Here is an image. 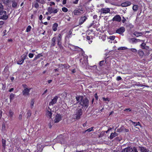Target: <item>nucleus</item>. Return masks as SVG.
I'll return each instance as SVG.
<instances>
[{
    "instance_id": "51",
    "label": "nucleus",
    "mask_w": 152,
    "mask_h": 152,
    "mask_svg": "<svg viewBox=\"0 0 152 152\" xmlns=\"http://www.w3.org/2000/svg\"><path fill=\"white\" fill-rule=\"evenodd\" d=\"M123 19L122 20V22L123 23H124L125 21H126V20L125 18L124 17H123Z\"/></svg>"
},
{
    "instance_id": "17",
    "label": "nucleus",
    "mask_w": 152,
    "mask_h": 152,
    "mask_svg": "<svg viewBox=\"0 0 152 152\" xmlns=\"http://www.w3.org/2000/svg\"><path fill=\"white\" fill-rule=\"evenodd\" d=\"M131 4V3L129 1H126L122 3L121 6L122 7H126L130 5Z\"/></svg>"
},
{
    "instance_id": "49",
    "label": "nucleus",
    "mask_w": 152,
    "mask_h": 152,
    "mask_svg": "<svg viewBox=\"0 0 152 152\" xmlns=\"http://www.w3.org/2000/svg\"><path fill=\"white\" fill-rule=\"evenodd\" d=\"M104 61H100L99 63L100 65V66H102V65H103V64L104 63Z\"/></svg>"
},
{
    "instance_id": "33",
    "label": "nucleus",
    "mask_w": 152,
    "mask_h": 152,
    "mask_svg": "<svg viewBox=\"0 0 152 152\" xmlns=\"http://www.w3.org/2000/svg\"><path fill=\"white\" fill-rule=\"evenodd\" d=\"M34 102L35 101L33 99L31 100V108H32L33 107Z\"/></svg>"
},
{
    "instance_id": "42",
    "label": "nucleus",
    "mask_w": 152,
    "mask_h": 152,
    "mask_svg": "<svg viewBox=\"0 0 152 152\" xmlns=\"http://www.w3.org/2000/svg\"><path fill=\"white\" fill-rule=\"evenodd\" d=\"M58 11V10L57 9H55L54 10H53L52 11V13H56Z\"/></svg>"
},
{
    "instance_id": "59",
    "label": "nucleus",
    "mask_w": 152,
    "mask_h": 152,
    "mask_svg": "<svg viewBox=\"0 0 152 152\" xmlns=\"http://www.w3.org/2000/svg\"><path fill=\"white\" fill-rule=\"evenodd\" d=\"M95 99L96 100H97V99H98V96H97V94H95Z\"/></svg>"
},
{
    "instance_id": "6",
    "label": "nucleus",
    "mask_w": 152,
    "mask_h": 152,
    "mask_svg": "<svg viewBox=\"0 0 152 152\" xmlns=\"http://www.w3.org/2000/svg\"><path fill=\"white\" fill-rule=\"evenodd\" d=\"M110 11V10L109 8H103L99 10V12H101V14H107L109 13Z\"/></svg>"
},
{
    "instance_id": "14",
    "label": "nucleus",
    "mask_w": 152,
    "mask_h": 152,
    "mask_svg": "<svg viewBox=\"0 0 152 152\" xmlns=\"http://www.w3.org/2000/svg\"><path fill=\"white\" fill-rule=\"evenodd\" d=\"M87 19V18L86 16L82 17L79 20V24H82Z\"/></svg>"
},
{
    "instance_id": "16",
    "label": "nucleus",
    "mask_w": 152,
    "mask_h": 152,
    "mask_svg": "<svg viewBox=\"0 0 152 152\" xmlns=\"http://www.w3.org/2000/svg\"><path fill=\"white\" fill-rule=\"evenodd\" d=\"M12 6L14 8H16L18 6V3L15 0L12 1Z\"/></svg>"
},
{
    "instance_id": "56",
    "label": "nucleus",
    "mask_w": 152,
    "mask_h": 152,
    "mask_svg": "<svg viewBox=\"0 0 152 152\" xmlns=\"http://www.w3.org/2000/svg\"><path fill=\"white\" fill-rule=\"evenodd\" d=\"M22 115L21 114H20L19 116V119L20 120H21L22 118Z\"/></svg>"
},
{
    "instance_id": "15",
    "label": "nucleus",
    "mask_w": 152,
    "mask_h": 152,
    "mask_svg": "<svg viewBox=\"0 0 152 152\" xmlns=\"http://www.w3.org/2000/svg\"><path fill=\"white\" fill-rule=\"evenodd\" d=\"M125 31V28L124 27H121L117 30L116 31V32L119 34H121V33L124 32Z\"/></svg>"
},
{
    "instance_id": "50",
    "label": "nucleus",
    "mask_w": 152,
    "mask_h": 152,
    "mask_svg": "<svg viewBox=\"0 0 152 152\" xmlns=\"http://www.w3.org/2000/svg\"><path fill=\"white\" fill-rule=\"evenodd\" d=\"M102 99L104 101H109V100H108V98H105L104 97L102 98Z\"/></svg>"
},
{
    "instance_id": "2",
    "label": "nucleus",
    "mask_w": 152,
    "mask_h": 152,
    "mask_svg": "<svg viewBox=\"0 0 152 152\" xmlns=\"http://www.w3.org/2000/svg\"><path fill=\"white\" fill-rule=\"evenodd\" d=\"M82 114V110L81 108L77 109L73 114V117L74 119H79Z\"/></svg>"
},
{
    "instance_id": "13",
    "label": "nucleus",
    "mask_w": 152,
    "mask_h": 152,
    "mask_svg": "<svg viewBox=\"0 0 152 152\" xmlns=\"http://www.w3.org/2000/svg\"><path fill=\"white\" fill-rule=\"evenodd\" d=\"M140 41H142L143 42H144V41L143 40H140L139 39H137L132 38L131 39H130L129 42L131 43H133L134 42L136 43Z\"/></svg>"
},
{
    "instance_id": "57",
    "label": "nucleus",
    "mask_w": 152,
    "mask_h": 152,
    "mask_svg": "<svg viewBox=\"0 0 152 152\" xmlns=\"http://www.w3.org/2000/svg\"><path fill=\"white\" fill-rule=\"evenodd\" d=\"M72 29H71L70 30L69 32V34L70 35H71L72 34Z\"/></svg>"
},
{
    "instance_id": "40",
    "label": "nucleus",
    "mask_w": 152,
    "mask_h": 152,
    "mask_svg": "<svg viewBox=\"0 0 152 152\" xmlns=\"http://www.w3.org/2000/svg\"><path fill=\"white\" fill-rule=\"evenodd\" d=\"M72 47L73 48V50H77L80 48L77 46H72Z\"/></svg>"
},
{
    "instance_id": "19",
    "label": "nucleus",
    "mask_w": 152,
    "mask_h": 152,
    "mask_svg": "<svg viewBox=\"0 0 152 152\" xmlns=\"http://www.w3.org/2000/svg\"><path fill=\"white\" fill-rule=\"evenodd\" d=\"M139 150L141 152H148V150L143 147L140 146L139 147Z\"/></svg>"
},
{
    "instance_id": "5",
    "label": "nucleus",
    "mask_w": 152,
    "mask_h": 152,
    "mask_svg": "<svg viewBox=\"0 0 152 152\" xmlns=\"http://www.w3.org/2000/svg\"><path fill=\"white\" fill-rule=\"evenodd\" d=\"M31 89V88H26L22 91L23 95L25 96H28L29 95V92Z\"/></svg>"
},
{
    "instance_id": "60",
    "label": "nucleus",
    "mask_w": 152,
    "mask_h": 152,
    "mask_svg": "<svg viewBox=\"0 0 152 152\" xmlns=\"http://www.w3.org/2000/svg\"><path fill=\"white\" fill-rule=\"evenodd\" d=\"M42 15H40L39 17V19L40 20H42Z\"/></svg>"
},
{
    "instance_id": "53",
    "label": "nucleus",
    "mask_w": 152,
    "mask_h": 152,
    "mask_svg": "<svg viewBox=\"0 0 152 152\" xmlns=\"http://www.w3.org/2000/svg\"><path fill=\"white\" fill-rule=\"evenodd\" d=\"M133 151H134V152H138V151H137V148L135 147H134V148H133Z\"/></svg>"
},
{
    "instance_id": "31",
    "label": "nucleus",
    "mask_w": 152,
    "mask_h": 152,
    "mask_svg": "<svg viewBox=\"0 0 152 152\" xmlns=\"http://www.w3.org/2000/svg\"><path fill=\"white\" fill-rule=\"evenodd\" d=\"M138 53L139 55L140 56H142L144 55V53L143 51H142L141 50H138Z\"/></svg>"
},
{
    "instance_id": "39",
    "label": "nucleus",
    "mask_w": 152,
    "mask_h": 152,
    "mask_svg": "<svg viewBox=\"0 0 152 152\" xmlns=\"http://www.w3.org/2000/svg\"><path fill=\"white\" fill-rule=\"evenodd\" d=\"M130 50L134 53H136L137 52V50L135 48H131L130 49Z\"/></svg>"
},
{
    "instance_id": "24",
    "label": "nucleus",
    "mask_w": 152,
    "mask_h": 152,
    "mask_svg": "<svg viewBox=\"0 0 152 152\" xmlns=\"http://www.w3.org/2000/svg\"><path fill=\"white\" fill-rule=\"evenodd\" d=\"M66 94L65 93H63L62 94V96L63 97V98H64V101L66 102H68V100L67 99V98H66Z\"/></svg>"
},
{
    "instance_id": "20",
    "label": "nucleus",
    "mask_w": 152,
    "mask_h": 152,
    "mask_svg": "<svg viewBox=\"0 0 152 152\" xmlns=\"http://www.w3.org/2000/svg\"><path fill=\"white\" fill-rule=\"evenodd\" d=\"M141 45L142 49L147 50L149 48L148 47L146 46V44L144 43H142Z\"/></svg>"
},
{
    "instance_id": "45",
    "label": "nucleus",
    "mask_w": 152,
    "mask_h": 152,
    "mask_svg": "<svg viewBox=\"0 0 152 152\" xmlns=\"http://www.w3.org/2000/svg\"><path fill=\"white\" fill-rule=\"evenodd\" d=\"M34 6L35 8H37L39 7V4H38V2H36L35 3Z\"/></svg>"
},
{
    "instance_id": "25",
    "label": "nucleus",
    "mask_w": 152,
    "mask_h": 152,
    "mask_svg": "<svg viewBox=\"0 0 152 152\" xmlns=\"http://www.w3.org/2000/svg\"><path fill=\"white\" fill-rule=\"evenodd\" d=\"M14 114L13 112L11 110H10L8 113V116L9 117L11 118L12 117L13 115Z\"/></svg>"
},
{
    "instance_id": "64",
    "label": "nucleus",
    "mask_w": 152,
    "mask_h": 152,
    "mask_svg": "<svg viewBox=\"0 0 152 152\" xmlns=\"http://www.w3.org/2000/svg\"><path fill=\"white\" fill-rule=\"evenodd\" d=\"M13 90H14V88H11L9 90V91L10 92H11Z\"/></svg>"
},
{
    "instance_id": "61",
    "label": "nucleus",
    "mask_w": 152,
    "mask_h": 152,
    "mask_svg": "<svg viewBox=\"0 0 152 152\" xmlns=\"http://www.w3.org/2000/svg\"><path fill=\"white\" fill-rule=\"evenodd\" d=\"M4 24V22L2 21H0V26H1L3 25Z\"/></svg>"
},
{
    "instance_id": "1",
    "label": "nucleus",
    "mask_w": 152,
    "mask_h": 152,
    "mask_svg": "<svg viewBox=\"0 0 152 152\" xmlns=\"http://www.w3.org/2000/svg\"><path fill=\"white\" fill-rule=\"evenodd\" d=\"M77 101L76 103H79L81 106L87 107L88 106L89 101L88 99L85 98L83 99L82 97L77 96L76 97Z\"/></svg>"
},
{
    "instance_id": "26",
    "label": "nucleus",
    "mask_w": 152,
    "mask_h": 152,
    "mask_svg": "<svg viewBox=\"0 0 152 152\" xmlns=\"http://www.w3.org/2000/svg\"><path fill=\"white\" fill-rule=\"evenodd\" d=\"M58 26V24L57 23H55L53 26V29L54 31H56L57 30V28Z\"/></svg>"
},
{
    "instance_id": "22",
    "label": "nucleus",
    "mask_w": 152,
    "mask_h": 152,
    "mask_svg": "<svg viewBox=\"0 0 152 152\" xmlns=\"http://www.w3.org/2000/svg\"><path fill=\"white\" fill-rule=\"evenodd\" d=\"M118 135V134L115 132L114 133H112L110 136V139H113V137Z\"/></svg>"
},
{
    "instance_id": "58",
    "label": "nucleus",
    "mask_w": 152,
    "mask_h": 152,
    "mask_svg": "<svg viewBox=\"0 0 152 152\" xmlns=\"http://www.w3.org/2000/svg\"><path fill=\"white\" fill-rule=\"evenodd\" d=\"M66 0H63V4H65L66 3Z\"/></svg>"
},
{
    "instance_id": "11",
    "label": "nucleus",
    "mask_w": 152,
    "mask_h": 152,
    "mask_svg": "<svg viewBox=\"0 0 152 152\" xmlns=\"http://www.w3.org/2000/svg\"><path fill=\"white\" fill-rule=\"evenodd\" d=\"M52 113L51 112V110L50 108H48L46 112V115L47 117L51 118L52 117Z\"/></svg>"
},
{
    "instance_id": "52",
    "label": "nucleus",
    "mask_w": 152,
    "mask_h": 152,
    "mask_svg": "<svg viewBox=\"0 0 152 152\" xmlns=\"http://www.w3.org/2000/svg\"><path fill=\"white\" fill-rule=\"evenodd\" d=\"M121 78L120 76H118L117 77L116 80H117L118 81L120 80H121Z\"/></svg>"
},
{
    "instance_id": "32",
    "label": "nucleus",
    "mask_w": 152,
    "mask_h": 152,
    "mask_svg": "<svg viewBox=\"0 0 152 152\" xmlns=\"http://www.w3.org/2000/svg\"><path fill=\"white\" fill-rule=\"evenodd\" d=\"M2 142L3 148L4 149L5 148V146H6V140L4 139H2Z\"/></svg>"
},
{
    "instance_id": "43",
    "label": "nucleus",
    "mask_w": 152,
    "mask_h": 152,
    "mask_svg": "<svg viewBox=\"0 0 152 152\" xmlns=\"http://www.w3.org/2000/svg\"><path fill=\"white\" fill-rule=\"evenodd\" d=\"M42 4H44L45 3V0H40L39 3Z\"/></svg>"
},
{
    "instance_id": "3",
    "label": "nucleus",
    "mask_w": 152,
    "mask_h": 152,
    "mask_svg": "<svg viewBox=\"0 0 152 152\" xmlns=\"http://www.w3.org/2000/svg\"><path fill=\"white\" fill-rule=\"evenodd\" d=\"M8 18L7 12L3 10L0 12V19L2 20H6Z\"/></svg>"
},
{
    "instance_id": "28",
    "label": "nucleus",
    "mask_w": 152,
    "mask_h": 152,
    "mask_svg": "<svg viewBox=\"0 0 152 152\" xmlns=\"http://www.w3.org/2000/svg\"><path fill=\"white\" fill-rule=\"evenodd\" d=\"M53 124V122L52 121V120H50L49 121V122L48 124V126L49 128H51Z\"/></svg>"
},
{
    "instance_id": "54",
    "label": "nucleus",
    "mask_w": 152,
    "mask_h": 152,
    "mask_svg": "<svg viewBox=\"0 0 152 152\" xmlns=\"http://www.w3.org/2000/svg\"><path fill=\"white\" fill-rule=\"evenodd\" d=\"M74 100H75V99ZM76 101H77L76 100ZM75 101H74V100H72L71 103V104H73L74 105L75 104V103H74L75 102Z\"/></svg>"
},
{
    "instance_id": "63",
    "label": "nucleus",
    "mask_w": 152,
    "mask_h": 152,
    "mask_svg": "<svg viewBox=\"0 0 152 152\" xmlns=\"http://www.w3.org/2000/svg\"><path fill=\"white\" fill-rule=\"evenodd\" d=\"M97 16L96 15H94L93 16V18L94 19H96L97 18Z\"/></svg>"
},
{
    "instance_id": "38",
    "label": "nucleus",
    "mask_w": 152,
    "mask_h": 152,
    "mask_svg": "<svg viewBox=\"0 0 152 152\" xmlns=\"http://www.w3.org/2000/svg\"><path fill=\"white\" fill-rule=\"evenodd\" d=\"M62 10L64 12H66L68 11V9L65 7H63L62 8Z\"/></svg>"
},
{
    "instance_id": "55",
    "label": "nucleus",
    "mask_w": 152,
    "mask_h": 152,
    "mask_svg": "<svg viewBox=\"0 0 152 152\" xmlns=\"http://www.w3.org/2000/svg\"><path fill=\"white\" fill-rule=\"evenodd\" d=\"M50 6H51L52 5H54L55 4V3L53 2H50Z\"/></svg>"
},
{
    "instance_id": "35",
    "label": "nucleus",
    "mask_w": 152,
    "mask_h": 152,
    "mask_svg": "<svg viewBox=\"0 0 152 152\" xmlns=\"http://www.w3.org/2000/svg\"><path fill=\"white\" fill-rule=\"evenodd\" d=\"M15 96V95L12 93L10 94V101H11L13 100V99H14Z\"/></svg>"
},
{
    "instance_id": "34",
    "label": "nucleus",
    "mask_w": 152,
    "mask_h": 152,
    "mask_svg": "<svg viewBox=\"0 0 152 152\" xmlns=\"http://www.w3.org/2000/svg\"><path fill=\"white\" fill-rule=\"evenodd\" d=\"M138 7L137 5H135L133 6L132 9L134 11H136L138 9Z\"/></svg>"
},
{
    "instance_id": "29",
    "label": "nucleus",
    "mask_w": 152,
    "mask_h": 152,
    "mask_svg": "<svg viewBox=\"0 0 152 152\" xmlns=\"http://www.w3.org/2000/svg\"><path fill=\"white\" fill-rule=\"evenodd\" d=\"M60 66L63 68H68L69 67V66L68 65H67V64L63 65L62 64L60 65Z\"/></svg>"
},
{
    "instance_id": "47",
    "label": "nucleus",
    "mask_w": 152,
    "mask_h": 152,
    "mask_svg": "<svg viewBox=\"0 0 152 152\" xmlns=\"http://www.w3.org/2000/svg\"><path fill=\"white\" fill-rule=\"evenodd\" d=\"M3 10V6L2 5L0 4V12Z\"/></svg>"
},
{
    "instance_id": "46",
    "label": "nucleus",
    "mask_w": 152,
    "mask_h": 152,
    "mask_svg": "<svg viewBox=\"0 0 152 152\" xmlns=\"http://www.w3.org/2000/svg\"><path fill=\"white\" fill-rule=\"evenodd\" d=\"M109 38L111 40H113L115 38V36H110Z\"/></svg>"
},
{
    "instance_id": "8",
    "label": "nucleus",
    "mask_w": 152,
    "mask_h": 152,
    "mask_svg": "<svg viewBox=\"0 0 152 152\" xmlns=\"http://www.w3.org/2000/svg\"><path fill=\"white\" fill-rule=\"evenodd\" d=\"M58 98V96H56L49 103V105H53L54 104H56Z\"/></svg>"
},
{
    "instance_id": "37",
    "label": "nucleus",
    "mask_w": 152,
    "mask_h": 152,
    "mask_svg": "<svg viewBox=\"0 0 152 152\" xmlns=\"http://www.w3.org/2000/svg\"><path fill=\"white\" fill-rule=\"evenodd\" d=\"M53 10L52 8L51 7H49L48 8V12H49V13L50 14H51L52 13V11Z\"/></svg>"
},
{
    "instance_id": "18",
    "label": "nucleus",
    "mask_w": 152,
    "mask_h": 152,
    "mask_svg": "<svg viewBox=\"0 0 152 152\" xmlns=\"http://www.w3.org/2000/svg\"><path fill=\"white\" fill-rule=\"evenodd\" d=\"M87 40L88 41L89 44H90L92 42L93 38L90 36H87L86 37Z\"/></svg>"
},
{
    "instance_id": "23",
    "label": "nucleus",
    "mask_w": 152,
    "mask_h": 152,
    "mask_svg": "<svg viewBox=\"0 0 152 152\" xmlns=\"http://www.w3.org/2000/svg\"><path fill=\"white\" fill-rule=\"evenodd\" d=\"M56 37H53L52 39V43L51 44V46H54L56 44Z\"/></svg>"
},
{
    "instance_id": "9",
    "label": "nucleus",
    "mask_w": 152,
    "mask_h": 152,
    "mask_svg": "<svg viewBox=\"0 0 152 152\" xmlns=\"http://www.w3.org/2000/svg\"><path fill=\"white\" fill-rule=\"evenodd\" d=\"M121 152H133V149L130 147H128L124 149L121 151Z\"/></svg>"
},
{
    "instance_id": "62",
    "label": "nucleus",
    "mask_w": 152,
    "mask_h": 152,
    "mask_svg": "<svg viewBox=\"0 0 152 152\" xmlns=\"http://www.w3.org/2000/svg\"><path fill=\"white\" fill-rule=\"evenodd\" d=\"M124 111H131V110L130 108L126 109L124 110Z\"/></svg>"
},
{
    "instance_id": "10",
    "label": "nucleus",
    "mask_w": 152,
    "mask_h": 152,
    "mask_svg": "<svg viewBox=\"0 0 152 152\" xmlns=\"http://www.w3.org/2000/svg\"><path fill=\"white\" fill-rule=\"evenodd\" d=\"M112 20L120 22L121 20V18L119 15H117L114 17L112 19Z\"/></svg>"
},
{
    "instance_id": "7",
    "label": "nucleus",
    "mask_w": 152,
    "mask_h": 152,
    "mask_svg": "<svg viewBox=\"0 0 152 152\" xmlns=\"http://www.w3.org/2000/svg\"><path fill=\"white\" fill-rule=\"evenodd\" d=\"M73 13L74 14V15H79L82 14L83 12V10L78 9L75 10Z\"/></svg>"
},
{
    "instance_id": "36",
    "label": "nucleus",
    "mask_w": 152,
    "mask_h": 152,
    "mask_svg": "<svg viewBox=\"0 0 152 152\" xmlns=\"http://www.w3.org/2000/svg\"><path fill=\"white\" fill-rule=\"evenodd\" d=\"M31 27L30 26H27L26 28V31L27 32H28L30 31L31 29Z\"/></svg>"
},
{
    "instance_id": "27",
    "label": "nucleus",
    "mask_w": 152,
    "mask_h": 152,
    "mask_svg": "<svg viewBox=\"0 0 152 152\" xmlns=\"http://www.w3.org/2000/svg\"><path fill=\"white\" fill-rule=\"evenodd\" d=\"M134 34L137 37L141 36L142 35V34L141 32H134Z\"/></svg>"
},
{
    "instance_id": "4",
    "label": "nucleus",
    "mask_w": 152,
    "mask_h": 152,
    "mask_svg": "<svg viewBox=\"0 0 152 152\" xmlns=\"http://www.w3.org/2000/svg\"><path fill=\"white\" fill-rule=\"evenodd\" d=\"M62 117L61 115L57 114L54 117V121L55 123H57L60 121L62 119Z\"/></svg>"
},
{
    "instance_id": "48",
    "label": "nucleus",
    "mask_w": 152,
    "mask_h": 152,
    "mask_svg": "<svg viewBox=\"0 0 152 152\" xmlns=\"http://www.w3.org/2000/svg\"><path fill=\"white\" fill-rule=\"evenodd\" d=\"M93 128H90L89 129H87L86 130V131H88V132H90L92 131H93Z\"/></svg>"
},
{
    "instance_id": "41",
    "label": "nucleus",
    "mask_w": 152,
    "mask_h": 152,
    "mask_svg": "<svg viewBox=\"0 0 152 152\" xmlns=\"http://www.w3.org/2000/svg\"><path fill=\"white\" fill-rule=\"evenodd\" d=\"M132 123V124L134 126L136 127V126H137V123L133 122L132 121H131Z\"/></svg>"
},
{
    "instance_id": "21",
    "label": "nucleus",
    "mask_w": 152,
    "mask_h": 152,
    "mask_svg": "<svg viewBox=\"0 0 152 152\" xmlns=\"http://www.w3.org/2000/svg\"><path fill=\"white\" fill-rule=\"evenodd\" d=\"M61 34L58 35V38H57L58 44V45H60L61 44V43L60 41L61 40Z\"/></svg>"
},
{
    "instance_id": "12",
    "label": "nucleus",
    "mask_w": 152,
    "mask_h": 152,
    "mask_svg": "<svg viewBox=\"0 0 152 152\" xmlns=\"http://www.w3.org/2000/svg\"><path fill=\"white\" fill-rule=\"evenodd\" d=\"M26 55H23L21 56V59H20L17 62V64H22L24 62V60L26 58Z\"/></svg>"
},
{
    "instance_id": "44",
    "label": "nucleus",
    "mask_w": 152,
    "mask_h": 152,
    "mask_svg": "<svg viewBox=\"0 0 152 152\" xmlns=\"http://www.w3.org/2000/svg\"><path fill=\"white\" fill-rule=\"evenodd\" d=\"M34 54L33 53H30L28 54V56L30 58H32L34 56Z\"/></svg>"
},
{
    "instance_id": "30",
    "label": "nucleus",
    "mask_w": 152,
    "mask_h": 152,
    "mask_svg": "<svg viewBox=\"0 0 152 152\" xmlns=\"http://www.w3.org/2000/svg\"><path fill=\"white\" fill-rule=\"evenodd\" d=\"M42 54H39L37 55L34 58V60H36L38 58H39L40 57L42 56Z\"/></svg>"
}]
</instances>
